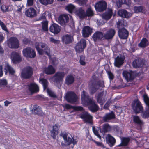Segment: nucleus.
Here are the masks:
<instances>
[{
	"instance_id": "obj_29",
	"label": "nucleus",
	"mask_w": 149,
	"mask_h": 149,
	"mask_svg": "<svg viewBox=\"0 0 149 149\" xmlns=\"http://www.w3.org/2000/svg\"><path fill=\"white\" fill-rule=\"evenodd\" d=\"M62 41L65 44L71 43L72 42L71 36L68 34L63 36L62 37Z\"/></svg>"
},
{
	"instance_id": "obj_49",
	"label": "nucleus",
	"mask_w": 149,
	"mask_h": 149,
	"mask_svg": "<svg viewBox=\"0 0 149 149\" xmlns=\"http://www.w3.org/2000/svg\"><path fill=\"white\" fill-rule=\"evenodd\" d=\"M58 133L59 131L55 130L53 129L50 131L51 135L54 139H56V136L58 134Z\"/></svg>"
},
{
	"instance_id": "obj_58",
	"label": "nucleus",
	"mask_w": 149,
	"mask_h": 149,
	"mask_svg": "<svg viewBox=\"0 0 149 149\" xmlns=\"http://www.w3.org/2000/svg\"><path fill=\"white\" fill-rule=\"evenodd\" d=\"M97 84L99 87H101L103 88L105 87L104 82L103 81L99 80L97 82Z\"/></svg>"
},
{
	"instance_id": "obj_18",
	"label": "nucleus",
	"mask_w": 149,
	"mask_h": 149,
	"mask_svg": "<svg viewBox=\"0 0 149 149\" xmlns=\"http://www.w3.org/2000/svg\"><path fill=\"white\" fill-rule=\"evenodd\" d=\"M61 27L56 23H53L50 26L49 28L50 31L55 34H58L61 31Z\"/></svg>"
},
{
	"instance_id": "obj_33",
	"label": "nucleus",
	"mask_w": 149,
	"mask_h": 149,
	"mask_svg": "<svg viewBox=\"0 0 149 149\" xmlns=\"http://www.w3.org/2000/svg\"><path fill=\"white\" fill-rule=\"evenodd\" d=\"M34 112L36 114L43 116L45 115L42 111V108L37 105H35L33 107Z\"/></svg>"
},
{
	"instance_id": "obj_20",
	"label": "nucleus",
	"mask_w": 149,
	"mask_h": 149,
	"mask_svg": "<svg viewBox=\"0 0 149 149\" xmlns=\"http://www.w3.org/2000/svg\"><path fill=\"white\" fill-rule=\"evenodd\" d=\"M116 118L115 115L113 111L106 114L103 118V120L105 122H109L112 119Z\"/></svg>"
},
{
	"instance_id": "obj_61",
	"label": "nucleus",
	"mask_w": 149,
	"mask_h": 149,
	"mask_svg": "<svg viewBox=\"0 0 149 149\" xmlns=\"http://www.w3.org/2000/svg\"><path fill=\"white\" fill-rule=\"evenodd\" d=\"M108 77L110 80H113L114 78V75L111 71H108L107 72Z\"/></svg>"
},
{
	"instance_id": "obj_15",
	"label": "nucleus",
	"mask_w": 149,
	"mask_h": 149,
	"mask_svg": "<svg viewBox=\"0 0 149 149\" xmlns=\"http://www.w3.org/2000/svg\"><path fill=\"white\" fill-rule=\"evenodd\" d=\"M144 62L143 59L139 58L134 59L132 62L133 67L135 68H141L144 65Z\"/></svg>"
},
{
	"instance_id": "obj_53",
	"label": "nucleus",
	"mask_w": 149,
	"mask_h": 149,
	"mask_svg": "<svg viewBox=\"0 0 149 149\" xmlns=\"http://www.w3.org/2000/svg\"><path fill=\"white\" fill-rule=\"evenodd\" d=\"M92 130L94 134L96 136L99 138L101 139V136L99 134L98 132L97 129L95 128L94 126L93 127Z\"/></svg>"
},
{
	"instance_id": "obj_7",
	"label": "nucleus",
	"mask_w": 149,
	"mask_h": 149,
	"mask_svg": "<svg viewBox=\"0 0 149 149\" xmlns=\"http://www.w3.org/2000/svg\"><path fill=\"white\" fill-rule=\"evenodd\" d=\"M79 117L82 119L84 122L89 124H92L93 122V117L87 111L80 113Z\"/></svg>"
},
{
	"instance_id": "obj_6",
	"label": "nucleus",
	"mask_w": 149,
	"mask_h": 149,
	"mask_svg": "<svg viewBox=\"0 0 149 149\" xmlns=\"http://www.w3.org/2000/svg\"><path fill=\"white\" fill-rule=\"evenodd\" d=\"M132 109L136 114L142 112L143 108L141 103L137 100H134L132 104Z\"/></svg>"
},
{
	"instance_id": "obj_32",
	"label": "nucleus",
	"mask_w": 149,
	"mask_h": 149,
	"mask_svg": "<svg viewBox=\"0 0 149 149\" xmlns=\"http://www.w3.org/2000/svg\"><path fill=\"white\" fill-rule=\"evenodd\" d=\"M75 80L74 78L72 75H68L66 77L65 83L67 85H69L72 84Z\"/></svg>"
},
{
	"instance_id": "obj_9",
	"label": "nucleus",
	"mask_w": 149,
	"mask_h": 149,
	"mask_svg": "<svg viewBox=\"0 0 149 149\" xmlns=\"http://www.w3.org/2000/svg\"><path fill=\"white\" fill-rule=\"evenodd\" d=\"M12 61L13 64H16L21 62L22 58L20 54L15 51H13L11 53Z\"/></svg>"
},
{
	"instance_id": "obj_3",
	"label": "nucleus",
	"mask_w": 149,
	"mask_h": 149,
	"mask_svg": "<svg viewBox=\"0 0 149 149\" xmlns=\"http://www.w3.org/2000/svg\"><path fill=\"white\" fill-rule=\"evenodd\" d=\"M22 52L23 56L26 58H33L36 56L35 50L30 47L23 49Z\"/></svg>"
},
{
	"instance_id": "obj_11",
	"label": "nucleus",
	"mask_w": 149,
	"mask_h": 149,
	"mask_svg": "<svg viewBox=\"0 0 149 149\" xmlns=\"http://www.w3.org/2000/svg\"><path fill=\"white\" fill-rule=\"evenodd\" d=\"M86 46V40L84 39H81L80 41L77 43L75 47V50L78 53H80L83 51Z\"/></svg>"
},
{
	"instance_id": "obj_27",
	"label": "nucleus",
	"mask_w": 149,
	"mask_h": 149,
	"mask_svg": "<svg viewBox=\"0 0 149 149\" xmlns=\"http://www.w3.org/2000/svg\"><path fill=\"white\" fill-rule=\"evenodd\" d=\"M4 70L5 74H7L9 72L11 75H13L15 73L14 69L8 63L5 65Z\"/></svg>"
},
{
	"instance_id": "obj_44",
	"label": "nucleus",
	"mask_w": 149,
	"mask_h": 149,
	"mask_svg": "<svg viewBox=\"0 0 149 149\" xmlns=\"http://www.w3.org/2000/svg\"><path fill=\"white\" fill-rule=\"evenodd\" d=\"M86 17H91L94 15V13L91 7L88 8L85 13Z\"/></svg>"
},
{
	"instance_id": "obj_60",
	"label": "nucleus",
	"mask_w": 149,
	"mask_h": 149,
	"mask_svg": "<svg viewBox=\"0 0 149 149\" xmlns=\"http://www.w3.org/2000/svg\"><path fill=\"white\" fill-rule=\"evenodd\" d=\"M116 112L117 115H119L122 113V108L120 107H117L116 108Z\"/></svg>"
},
{
	"instance_id": "obj_48",
	"label": "nucleus",
	"mask_w": 149,
	"mask_h": 149,
	"mask_svg": "<svg viewBox=\"0 0 149 149\" xmlns=\"http://www.w3.org/2000/svg\"><path fill=\"white\" fill-rule=\"evenodd\" d=\"M42 29L43 30L45 31H47L48 30V22L47 21H44L42 22Z\"/></svg>"
},
{
	"instance_id": "obj_1",
	"label": "nucleus",
	"mask_w": 149,
	"mask_h": 149,
	"mask_svg": "<svg viewBox=\"0 0 149 149\" xmlns=\"http://www.w3.org/2000/svg\"><path fill=\"white\" fill-rule=\"evenodd\" d=\"M35 47L38 54L42 55L45 52L47 54H49V48L48 45L45 43L42 42H36Z\"/></svg>"
},
{
	"instance_id": "obj_2",
	"label": "nucleus",
	"mask_w": 149,
	"mask_h": 149,
	"mask_svg": "<svg viewBox=\"0 0 149 149\" xmlns=\"http://www.w3.org/2000/svg\"><path fill=\"white\" fill-rule=\"evenodd\" d=\"M33 72V68L30 66H27L22 70L20 76L22 78L29 79L32 77Z\"/></svg>"
},
{
	"instance_id": "obj_62",
	"label": "nucleus",
	"mask_w": 149,
	"mask_h": 149,
	"mask_svg": "<svg viewBox=\"0 0 149 149\" xmlns=\"http://www.w3.org/2000/svg\"><path fill=\"white\" fill-rule=\"evenodd\" d=\"M7 84V82L5 79H0V86H6Z\"/></svg>"
},
{
	"instance_id": "obj_42",
	"label": "nucleus",
	"mask_w": 149,
	"mask_h": 149,
	"mask_svg": "<svg viewBox=\"0 0 149 149\" xmlns=\"http://www.w3.org/2000/svg\"><path fill=\"white\" fill-rule=\"evenodd\" d=\"M133 121L136 124L141 126L143 124V121L137 116H134L133 117Z\"/></svg>"
},
{
	"instance_id": "obj_52",
	"label": "nucleus",
	"mask_w": 149,
	"mask_h": 149,
	"mask_svg": "<svg viewBox=\"0 0 149 149\" xmlns=\"http://www.w3.org/2000/svg\"><path fill=\"white\" fill-rule=\"evenodd\" d=\"M92 141L95 143L96 146H97L101 147L103 148H106V147L104 146V145L102 142L97 141L95 140H93Z\"/></svg>"
},
{
	"instance_id": "obj_38",
	"label": "nucleus",
	"mask_w": 149,
	"mask_h": 149,
	"mask_svg": "<svg viewBox=\"0 0 149 149\" xmlns=\"http://www.w3.org/2000/svg\"><path fill=\"white\" fill-rule=\"evenodd\" d=\"M111 130V126L108 123L104 124L102 127V130H100V132L102 133H105L110 131Z\"/></svg>"
},
{
	"instance_id": "obj_41",
	"label": "nucleus",
	"mask_w": 149,
	"mask_h": 149,
	"mask_svg": "<svg viewBox=\"0 0 149 149\" xmlns=\"http://www.w3.org/2000/svg\"><path fill=\"white\" fill-rule=\"evenodd\" d=\"M77 14L79 17L80 19H83L86 17L85 12L82 8H79L78 10Z\"/></svg>"
},
{
	"instance_id": "obj_28",
	"label": "nucleus",
	"mask_w": 149,
	"mask_h": 149,
	"mask_svg": "<svg viewBox=\"0 0 149 149\" xmlns=\"http://www.w3.org/2000/svg\"><path fill=\"white\" fill-rule=\"evenodd\" d=\"M124 62V59L121 57L118 56L115 58L114 63V65L120 68Z\"/></svg>"
},
{
	"instance_id": "obj_59",
	"label": "nucleus",
	"mask_w": 149,
	"mask_h": 149,
	"mask_svg": "<svg viewBox=\"0 0 149 149\" xmlns=\"http://www.w3.org/2000/svg\"><path fill=\"white\" fill-rule=\"evenodd\" d=\"M84 57L83 56H80L79 62L80 64L82 65H85L86 64V63L84 61Z\"/></svg>"
},
{
	"instance_id": "obj_34",
	"label": "nucleus",
	"mask_w": 149,
	"mask_h": 149,
	"mask_svg": "<svg viewBox=\"0 0 149 149\" xmlns=\"http://www.w3.org/2000/svg\"><path fill=\"white\" fill-rule=\"evenodd\" d=\"M118 15L120 17L127 18L129 17V13L125 9H121L118 12Z\"/></svg>"
},
{
	"instance_id": "obj_39",
	"label": "nucleus",
	"mask_w": 149,
	"mask_h": 149,
	"mask_svg": "<svg viewBox=\"0 0 149 149\" xmlns=\"http://www.w3.org/2000/svg\"><path fill=\"white\" fill-rule=\"evenodd\" d=\"M149 42L147 39L145 38H143L141 40L138 46L141 48H145L148 45Z\"/></svg>"
},
{
	"instance_id": "obj_43",
	"label": "nucleus",
	"mask_w": 149,
	"mask_h": 149,
	"mask_svg": "<svg viewBox=\"0 0 149 149\" xmlns=\"http://www.w3.org/2000/svg\"><path fill=\"white\" fill-rule=\"evenodd\" d=\"M142 116L144 118H147L149 117V106H146L145 111L142 113Z\"/></svg>"
},
{
	"instance_id": "obj_22",
	"label": "nucleus",
	"mask_w": 149,
	"mask_h": 149,
	"mask_svg": "<svg viewBox=\"0 0 149 149\" xmlns=\"http://www.w3.org/2000/svg\"><path fill=\"white\" fill-rule=\"evenodd\" d=\"M28 89L32 93H36L39 91L38 86L35 83H31L28 85Z\"/></svg>"
},
{
	"instance_id": "obj_31",
	"label": "nucleus",
	"mask_w": 149,
	"mask_h": 149,
	"mask_svg": "<svg viewBox=\"0 0 149 149\" xmlns=\"http://www.w3.org/2000/svg\"><path fill=\"white\" fill-rule=\"evenodd\" d=\"M81 97L82 102L87 104L90 101L92 100L91 98H89L88 95L85 91H83L82 92Z\"/></svg>"
},
{
	"instance_id": "obj_4",
	"label": "nucleus",
	"mask_w": 149,
	"mask_h": 149,
	"mask_svg": "<svg viewBox=\"0 0 149 149\" xmlns=\"http://www.w3.org/2000/svg\"><path fill=\"white\" fill-rule=\"evenodd\" d=\"M8 46L11 49H17L19 47V43L18 39L16 37H11L8 40Z\"/></svg>"
},
{
	"instance_id": "obj_40",
	"label": "nucleus",
	"mask_w": 149,
	"mask_h": 149,
	"mask_svg": "<svg viewBox=\"0 0 149 149\" xmlns=\"http://www.w3.org/2000/svg\"><path fill=\"white\" fill-rule=\"evenodd\" d=\"M130 141V139L129 137H123L121 139V143L118 146H127Z\"/></svg>"
},
{
	"instance_id": "obj_47",
	"label": "nucleus",
	"mask_w": 149,
	"mask_h": 149,
	"mask_svg": "<svg viewBox=\"0 0 149 149\" xmlns=\"http://www.w3.org/2000/svg\"><path fill=\"white\" fill-rule=\"evenodd\" d=\"M75 8V7L74 5L71 4H70L66 6L65 9L70 13H71L72 12Z\"/></svg>"
},
{
	"instance_id": "obj_54",
	"label": "nucleus",
	"mask_w": 149,
	"mask_h": 149,
	"mask_svg": "<svg viewBox=\"0 0 149 149\" xmlns=\"http://www.w3.org/2000/svg\"><path fill=\"white\" fill-rule=\"evenodd\" d=\"M73 109L75 111H81L84 110L83 107L81 106H73Z\"/></svg>"
},
{
	"instance_id": "obj_14",
	"label": "nucleus",
	"mask_w": 149,
	"mask_h": 149,
	"mask_svg": "<svg viewBox=\"0 0 149 149\" xmlns=\"http://www.w3.org/2000/svg\"><path fill=\"white\" fill-rule=\"evenodd\" d=\"M69 18L68 15H61L58 19V23L62 26H65L69 21Z\"/></svg>"
},
{
	"instance_id": "obj_25",
	"label": "nucleus",
	"mask_w": 149,
	"mask_h": 149,
	"mask_svg": "<svg viewBox=\"0 0 149 149\" xmlns=\"http://www.w3.org/2000/svg\"><path fill=\"white\" fill-rule=\"evenodd\" d=\"M25 15L29 17H33L36 16V11L33 8H30L25 12Z\"/></svg>"
},
{
	"instance_id": "obj_37",
	"label": "nucleus",
	"mask_w": 149,
	"mask_h": 149,
	"mask_svg": "<svg viewBox=\"0 0 149 149\" xmlns=\"http://www.w3.org/2000/svg\"><path fill=\"white\" fill-rule=\"evenodd\" d=\"M39 82L42 85L44 90L48 89L49 83L47 79L44 78H40Z\"/></svg>"
},
{
	"instance_id": "obj_24",
	"label": "nucleus",
	"mask_w": 149,
	"mask_h": 149,
	"mask_svg": "<svg viewBox=\"0 0 149 149\" xmlns=\"http://www.w3.org/2000/svg\"><path fill=\"white\" fill-rule=\"evenodd\" d=\"M113 14L112 10L111 8H109L107 11L102 14V17L105 20H109Z\"/></svg>"
},
{
	"instance_id": "obj_63",
	"label": "nucleus",
	"mask_w": 149,
	"mask_h": 149,
	"mask_svg": "<svg viewBox=\"0 0 149 149\" xmlns=\"http://www.w3.org/2000/svg\"><path fill=\"white\" fill-rule=\"evenodd\" d=\"M50 41L52 43L55 44H59V41L58 40L54 39L53 38L51 37L50 38Z\"/></svg>"
},
{
	"instance_id": "obj_50",
	"label": "nucleus",
	"mask_w": 149,
	"mask_h": 149,
	"mask_svg": "<svg viewBox=\"0 0 149 149\" xmlns=\"http://www.w3.org/2000/svg\"><path fill=\"white\" fill-rule=\"evenodd\" d=\"M143 97L146 106H149V98L147 94H144Z\"/></svg>"
},
{
	"instance_id": "obj_55",
	"label": "nucleus",
	"mask_w": 149,
	"mask_h": 149,
	"mask_svg": "<svg viewBox=\"0 0 149 149\" xmlns=\"http://www.w3.org/2000/svg\"><path fill=\"white\" fill-rule=\"evenodd\" d=\"M0 25L2 29L5 31H7L8 30L6 26L4 23L0 19Z\"/></svg>"
},
{
	"instance_id": "obj_46",
	"label": "nucleus",
	"mask_w": 149,
	"mask_h": 149,
	"mask_svg": "<svg viewBox=\"0 0 149 149\" xmlns=\"http://www.w3.org/2000/svg\"><path fill=\"white\" fill-rule=\"evenodd\" d=\"M39 2L42 4L46 6L52 4L53 2V0H39Z\"/></svg>"
},
{
	"instance_id": "obj_26",
	"label": "nucleus",
	"mask_w": 149,
	"mask_h": 149,
	"mask_svg": "<svg viewBox=\"0 0 149 149\" xmlns=\"http://www.w3.org/2000/svg\"><path fill=\"white\" fill-rule=\"evenodd\" d=\"M55 71L54 68L52 65H49L44 68V72L46 74L50 75L54 74Z\"/></svg>"
},
{
	"instance_id": "obj_17",
	"label": "nucleus",
	"mask_w": 149,
	"mask_h": 149,
	"mask_svg": "<svg viewBox=\"0 0 149 149\" xmlns=\"http://www.w3.org/2000/svg\"><path fill=\"white\" fill-rule=\"evenodd\" d=\"M88 104L89 105V110L93 113L97 112L99 109L98 106L92 100L90 101Z\"/></svg>"
},
{
	"instance_id": "obj_10",
	"label": "nucleus",
	"mask_w": 149,
	"mask_h": 149,
	"mask_svg": "<svg viewBox=\"0 0 149 149\" xmlns=\"http://www.w3.org/2000/svg\"><path fill=\"white\" fill-rule=\"evenodd\" d=\"M95 7L96 10L97 11H103L107 8V3L104 1H100L95 4Z\"/></svg>"
},
{
	"instance_id": "obj_19",
	"label": "nucleus",
	"mask_w": 149,
	"mask_h": 149,
	"mask_svg": "<svg viewBox=\"0 0 149 149\" xmlns=\"http://www.w3.org/2000/svg\"><path fill=\"white\" fill-rule=\"evenodd\" d=\"M106 141L107 143L110 147L114 146L116 143L115 139L109 134H107L106 137Z\"/></svg>"
},
{
	"instance_id": "obj_8",
	"label": "nucleus",
	"mask_w": 149,
	"mask_h": 149,
	"mask_svg": "<svg viewBox=\"0 0 149 149\" xmlns=\"http://www.w3.org/2000/svg\"><path fill=\"white\" fill-rule=\"evenodd\" d=\"M104 34L101 31H96L93 34L92 38L95 42L102 41L105 40Z\"/></svg>"
},
{
	"instance_id": "obj_30",
	"label": "nucleus",
	"mask_w": 149,
	"mask_h": 149,
	"mask_svg": "<svg viewBox=\"0 0 149 149\" xmlns=\"http://www.w3.org/2000/svg\"><path fill=\"white\" fill-rule=\"evenodd\" d=\"M65 141L67 145H70L71 144H72L74 145L77 143L78 142L77 137L75 136L71 138L68 137Z\"/></svg>"
},
{
	"instance_id": "obj_64",
	"label": "nucleus",
	"mask_w": 149,
	"mask_h": 149,
	"mask_svg": "<svg viewBox=\"0 0 149 149\" xmlns=\"http://www.w3.org/2000/svg\"><path fill=\"white\" fill-rule=\"evenodd\" d=\"M34 0H27V6H33Z\"/></svg>"
},
{
	"instance_id": "obj_13",
	"label": "nucleus",
	"mask_w": 149,
	"mask_h": 149,
	"mask_svg": "<svg viewBox=\"0 0 149 149\" xmlns=\"http://www.w3.org/2000/svg\"><path fill=\"white\" fill-rule=\"evenodd\" d=\"M118 35L119 37L122 39H127L128 36V31L125 28H120L118 31Z\"/></svg>"
},
{
	"instance_id": "obj_12",
	"label": "nucleus",
	"mask_w": 149,
	"mask_h": 149,
	"mask_svg": "<svg viewBox=\"0 0 149 149\" xmlns=\"http://www.w3.org/2000/svg\"><path fill=\"white\" fill-rule=\"evenodd\" d=\"M65 75L64 72H57L53 77V81L57 84L59 83L62 81Z\"/></svg>"
},
{
	"instance_id": "obj_16",
	"label": "nucleus",
	"mask_w": 149,
	"mask_h": 149,
	"mask_svg": "<svg viewBox=\"0 0 149 149\" xmlns=\"http://www.w3.org/2000/svg\"><path fill=\"white\" fill-rule=\"evenodd\" d=\"M116 33L115 30L112 28H110L104 34V37L105 39L109 40L112 39Z\"/></svg>"
},
{
	"instance_id": "obj_21",
	"label": "nucleus",
	"mask_w": 149,
	"mask_h": 149,
	"mask_svg": "<svg viewBox=\"0 0 149 149\" xmlns=\"http://www.w3.org/2000/svg\"><path fill=\"white\" fill-rule=\"evenodd\" d=\"M122 74L123 77L127 81L133 80L134 78L133 74L132 72H128L127 71H123Z\"/></svg>"
},
{
	"instance_id": "obj_36",
	"label": "nucleus",
	"mask_w": 149,
	"mask_h": 149,
	"mask_svg": "<svg viewBox=\"0 0 149 149\" xmlns=\"http://www.w3.org/2000/svg\"><path fill=\"white\" fill-rule=\"evenodd\" d=\"M104 94V91H102L98 93L97 100L98 103H99L100 105H103L104 101V99L103 96Z\"/></svg>"
},
{
	"instance_id": "obj_5",
	"label": "nucleus",
	"mask_w": 149,
	"mask_h": 149,
	"mask_svg": "<svg viewBox=\"0 0 149 149\" xmlns=\"http://www.w3.org/2000/svg\"><path fill=\"white\" fill-rule=\"evenodd\" d=\"M65 99L68 102L74 103L77 102L78 97L77 95L74 92L70 91L67 92Z\"/></svg>"
},
{
	"instance_id": "obj_57",
	"label": "nucleus",
	"mask_w": 149,
	"mask_h": 149,
	"mask_svg": "<svg viewBox=\"0 0 149 149\" xmlns=\"http://www.w3.org/2000/svg\"><path fill=\"white\" fill-rule=\"evenodd\" d=\"M63 107L65 109H73V106H72L68 104H65L62 105Z\"/></svg>"
},
{
	"instance_id": "obj_35",
	"label": "nucleus",
	"mask_w": 149,
	"mask_h": 149,
	"mask_svg": "<svg viewBox=\"0 0 149 149\" xmlns=\"http://www.w3.org/2000/svg\"><path fill=\"white\" fill-rule=\"evenodd\" d=\"M99 89V88H97V85L96 84L93 82H92L89 89L90 94H94Z\"/></svg>"
},
{
	"instance_id": "obj_56",
	"label": "nucleus",
	"mask_w": 149,
	"mask_h": 149,
	"mask_svg": "<svg viewBox=\"0 0 149 149\" xmlns=\"http://www.w3.org/2000/svg\"><path fill=\"white\" fill-rule=\"evenodd\" d=\"M1 10L3 12L8 11V7L4 5H2L1 7Z\"/></svg>"
},
{
	"instance_id": "obj_45",
	"label": "nucleus",
	"mask_w": 149,
	"mask_h": 149,
	"mask_svg": "<svg viewBox=\"0 0 149 149\" xmlns=\"http://www.w3.org/2000/svg\"><path fill=\"white\" fill-rule=\"evenodd\" d=\"M144 7L143 6H135L134 7V13H138L139 12H143Z\"/></svg>"
},
{
	"instance_id": "obj_23",
	"label": "nucleus",
	"mask_w": 149,
	"mask_h": 149,
	"mask_svg": "<svg viewBox=\"0 0 149 149\" xmlns=\"http://www.w3.org/2000/svg\"><path fill=\"white\" fill-rule=\"evenodd\" d=\"M82 36L84 37H87L91 35L92 32V30L88 26H84L82 29Z\"/></svg>"
},
{
	"instance_id": "obj_51",
	"label": "nucleus",
	"mask_w": 149,
	"mask_h": 149,
	"mask_svg": "<svg viewBox=\"0 0 149 149\" xmlns=\"http://www.w3.org/2000/svg\"><path fill=\"white\" fill-rule=\"evenodd\" d=\"M47 91L48 94L50 97L54 98L57 97L56 94L52 91L49 90L48 88L47 89Z\"/></svg>"
}]
</instances>
